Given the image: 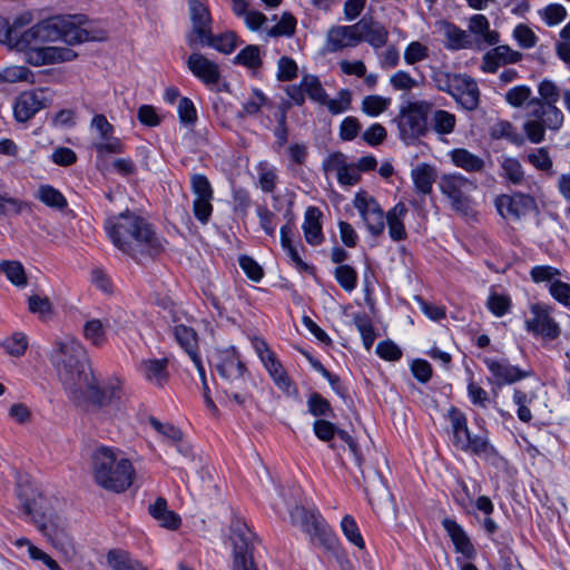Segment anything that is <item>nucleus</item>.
Wrapping results in <instances>:
<instances>
[{
  "label": "nucleus",
  "instance_id": "obj_1",
  "mask_svg": "<svg viewBox=\"0 0 570 570\" xmlns=\"http://www.w3.org/2000/svg\"><path fill=\"white\" fill-rule=\"evenodd\" d=\"M50 362L69 397L80 404L83 400L97 407H105L120 399L119 381L100 385L92 370L83 345L66 337L55 343Z\"/></svg>",
  "mask_w": 570,
  "mask_h": 570
},
{
  "label": "nucleus",
  "instance_id": "obj_2",
  "mask_svg": "<svg viewBox=\"0 0 570 570\" xmlns=\"http://www.w3.org/2000/svg\"><path fill=\"white\" fill-rule=\"evenodd\" d=\"M105 228L112 244L135 259L144 256L151 257L163 248L150 224L128 209L109 217Z\"/></svg>",
  "mask_w": 570,
  "mask_h": 570
},
{
  "label": "nucleus",
  "instance_id": "obj_3",
  "mask_svg": "<svg viewBox=\"0 0 570 570\" xmlns=\"http://www.w3.org/2000/svg\"><path fill=\"white\" fill-rule=\"evenodd\" d=\"M87 21L88 19L83 14L50 17L30 27L21 45L30 47L31 52H35L46 42L61 40L73 46L86 41L101 40L102 37L82 28Z\"/></svg>",
  "mask_w": 570,
  "mask_h": 570
},
{
  "label": "nucleus",
  "instance_id": "obj_4",
  "mask_svg": "<svg viewBox=\"0 0 570 570\" xmlns=\"http://www.w3.org/2000/svg\"><path fill=\"white\" fill-rule=\"evenodd\" d=\"M91 470L95 482L105 490L120 493L134 482L135 470L130 460L118 459L108 446L96 449L91 455Z\"/></svg>",
  "mask_w": 570,
  "mask_h": 570
},
{
  "label": "nucleus",
  "instance_id": "obj_5",
  "mask_svg": "<svg viewBox=\"0 0 570 570\" xmlns=\"http://www.w3.org/2000/svg\"><path fill=\"white\" fill-rule=\"evenodd\" d=\"M60 501L55 497L38 494L26 500L22 508L38 530L50 540L65 535L66 522L60 515Z\"/></svg>",
  "mask_w": 570,
  "mask_h": 570
},
{
  "label": "nucleus",
  "instance_id": "obj_6",
  "mask_svg": "<svg viewBox=\"0 0 570 570\" xmlns=\"http://www.w3.org/2000/svg\"><path fill=\"white\" fill-rule=\"evenodd\" d=\"M433 105L426 100L409 101L401 106L394 122L399 129L400 139L406 145H414L429 132L428 118Z\"/></svg>",
  "mask_w": 570,
  "mask_h": 570
},
{
  "label": "nucleus",
  "instance_id": "obj_7",
  "mask_svg": "<svg viewBox=\"0 0 570 570\" xmlns=\"http://www.w3.org/2000/svg\"><path fill=\"white\" fill-rule=\"evenodd\" d=\"M563 120V112L557 106L529 100L523 131L532 144H540L546 139V130L558 131Z\"/></svg>",
  "mask_w": 570,
  "mask_h": 570
},
{
  "label": "nucleus",
  "instance_id": "obj_8",
  "mask_svg": "<svg viewBox=\"0 0 570 570\" xmlns=\"http://www.w3.org/2000/svg\"><path fill=\"white\" fill-rule=\"evenodd\" d=\"M289 517L294 525H298L309 535L313 544H317L327 551L336 549L337 538L317 510H307L304 507L296 505L291 510Z\"/></svg>",
  "mask_w": 570,
  "mask_h": 570
},
{
  "label": "nucleus",
  "instance_id": "obj_9",
  "mask_svg": "<svg viewBox=\"0 0 570 570\" xmlns=\"http://www.w3.org/2000/svg\"><path fill=\"white\" fill-rule=\"evenodd\" d=\"M440 188L453 210L464 217L474 216L471 193L476 189V184L473 180L460 174H448L442 176Z\"/></svg>",
  "mask_w": 570,
  "mask_h": 570
},
{
  "label": "nucleus",
  "instance_id": "obj_10",
  "mask_svg": "<svg viewBox=\"0 0 570 570\" xmlns=\"http://www.w3.org/2000/svg\"><path fill=\"white\" fill-rule=\"evenodd\" d=\"M254 540L255 534L243 520L236 518L232 521L233 570H257L253 559Z\"/></svg>",
  "mask_w": 570,
  "mask_h": 570
},
{
  "label": "nucleus",
  "instance_id": "obj_11",
  "mask_svg": "<svg viewBox=\"0 0 570 570\" xmlns=\"http://www.w3.org/2000/svg\"><path fill=\"white\" fill-rule=\"evenodd\" d=\"M214 366L219 376L230 387L242 389L249 379V373L235 347L218 351L214 356Z\"/></svg>",
  "mask_w": 570,
  "mask_h": 570
},
{
  "label": "nucleus",
  "instance_id": "obj_12",
  "mask_svg": "<svg viewBox=\"0 0 570 570\" xmlns=\"http://www.w3.org/2000/svg\"><path fill=\"white\" fill-rule=\"evenodd\" d=\"M353 203L368 233L374 237L381 236L385 229L386 216L376 199L368 196L366 191H360L355 195Z\"/></svg>",
  "mask_w": 570,
  "mask_h": 570
},
{
  "label": "nucleus",
  "instance_id": "obj_13",
  "mask_svg": "<svg viewBox=\"0 0 570 570\" xmlns=\"http://www.w3.org/2000/svg\"><path fill=\"white\" fill-rule=\"evenodd\" d=\"M187 2L193 27L186 36V41L191 49H196L198 46H204V37L209 36L212 16L207 6L199 0H187Z\"/></svg>",
  "mask_w": 570,
  "mask_h": 570
},
{
  "label": "nucleus",
  "instance_id": "obj_14",
  "mask_svg": "<svg viewBox=\"0 0 570 570\" xmlns=\"http://www.w3.org/2000/svg\"><path fill=\"white\" fill-rule=\"evenodd\" d=\"M499 214L510 220H519L537 208L535 199L527 194L501 195L495 199Z\"/></svg>",
  "mask_w": 570,
  "mask_h": 570
},
{
  "label": "nucleus",
  "instance_id": "obj_15",
  "mask_svg": "<svg viewBox=\"0 0 570 570\" xmlns=\"http://www.w3.org/2000/svg\"><path fill=\"white\" fill-rule=\"evenodd\" d=\"M530 309L532 317L525 321L527 331L550 341L556 340L561 331L550 314V307L542 304H533Z\"/></svg>",
  "mask_w": 570,
  "mask_h": 570
},
{
  "label": "nucleus",
  "instance_id": "obj_16",
  "mask_svg": "<svg viewBox=\"0 0 570 570\" xmlns=\"http://www.w3.org/2000/svg\"><path fill=\"white\" fill-rule=\"evenodd\" d=\"M452 85L451 97L455 99L464 109L473 111L480 104V91L478 83L468 75L460 73L459 78Z\"/></svg>",
  "mask_w": 570,
  "mask_h": 570
},
{
  "label": "nucleus",
  "instance_id": "obj_17",
  "mask_svg": "<svg viewBox=\"0 0 570 570\" xmlns=\"http://www.w3.org/2000/svg\"><path fill=\"white\" fill-rule=\"evenodd\" d=\"M358 43H361V38L357 32V22L351 26H334L327 31L326 48L330 52L356 47Z\"/></svg>",
  "mask_w": 570,
  "mask_h": 570
},
{
  "label": "nucleus",
  "instance_id": "obj_18",
  "mask_svg": "<svg viewBox=\"0 0 570 570\" xmlns=\"http://www.w3.org/2000/svg\"><path fill=\"white\" fill-rule=\"evenodd\" d=\"M357 32L360 33L361 42L365 41L375 49L384 47L389 39V31L385 27L381 22L375 21L371 16H364L357 22Z\"/></svg>",
  "mask_w": 570,
  "mask_h": 570
},
{
  "label": "nucleus",
  "instance_id": "obj_19",
  "mask_svg": "<svg viewBox=\"0 0 570 570\" xmlns=\"http://www.w3.org/2000/svg\"><path fill=\"white\" fill-rule=\"evenodd\" d=\"M187 67L191 73L206 85H216L220 73L217 63L199 52H193L187 59Z\"/></svg>",
  "mask_w": 570,
  "mask_h": 570
},
{
  "label": "nucleus",
  "instance_id": "obj_20",
  "mask_svg": "<svg viewBox=\"0 0 570 570\" xmlns=\"http://www.w3.org/2000/svg\"><path fill=\"white\" fill-rule=\"evenodd\" d=\"M485 364L489 371L495 377L498 385L512 384L529 377L532 374L531 371H523L514 365H511L507 360L495 361L487 358Z\"/></svg>",
  "mask_w": 570,
  "mask_h": 570
},
{
  "label": "nucleus",
  "instance_id": "obj_21",
  "mask_svg": "<svg viewBox=\"0 0 570 570\" xmlns=\"http://www.w3.org/2000/svg\"><path fill=\"white\" fill-rule=\"evenodd\" d=\"M42 108H45V101L40 95L35 91H24L14 102L13 115L17 121L26 122Z\"/></svg>",
  "mask_w": 570,
  "mask_h": 570
},
{
  "label": "nucleus",
  "instance_id": "obj_22",
  "mask_svg": "<svg viewBox=\"0 0 570 570\" xmlns=\"http://www.w3.org/2000/svg\"><path fill=\"white\" fill-rule=\"evenodd\" d=\"M263 364L279 390L285 392L287 395L298 394L297 387L287 375L275 353H269L266 358H263Z\"/></svg>",
  "mask_w": 570,
  "mask_h": 570
},
{
  "label": "nucleus",
  "instance_id": "obj_23",
  "mask_svg": "<svg viewBox=\"0 0 570 570\" xmlns=\"http://www.w3.org/2000/svg\"><path fill=\"white\" fill-rule=\"evenodd\" d=\"M77 52L65 47H43L30 53L29 61L33 65H47L63 61H71Z\"/></svg>",
  "mask_w": 570,
  "mask_h": 570
},
{
  "label": "nucleus",
  "instance_id": "obj_24",
  "mask_svg": "<svg viewBox=\"0 0 570 570\" xmlns=\"http://www.w3.org/2000/svg\"><path fill=\"white\" fill-rule=\"evenodd\" d=\"M149 514L159 523L160 527L168 530H177L181 524L180 517L167 508L165 498L159 497L148 507Z\"/></svg>",
  "mask_w": 570,
  "mask_h": 570
},
{
  "label": "nucleus",
  "instance_id": "obj_25",
  "mask_svg": "<svg viewBox=\"0 0 570 570\" xmlns=\"http://www.w3.org/2000/svg\"><path fill=\"white\" fill-rule=\"evenodd\" d=\"M322 216V212L314 206L308 207L305 212L303 230L305 239L309 245L316 246L324 240L321 224Z\"/></svg>",
  "mask_w": 570,
  "mask_h": 570
},
{
  "label": "nucleus",
  "instance_id": "obj_26",
  "mask_svg": "<svg viewBox=\"0 0 570 570\" xmlns=\"http://www.w3.org/2000/svg\"><path fill=\"white\" fill-rule=\"evenodd\" d=\"M168 360H145L140 363V371L145 379L158 387H163L168 381Z\"/></svg>",
  "mask_w": 570,
  "mask_h": 570
},
{
  "label": "nucleus",
  "instance_id": "obj_27",
  "mask_svg": "<svg viewBox=\"0 0 570 570\" xmlns=\"http://www.w3.org/2000/svg\"><path fill=\"white\" fill-rule=\"evenodd\" d=\"M442 525L450 535L456 550L465 557L471 558L474 553V548L462 527L450 518L443 519Z\"/></svg>",
  "mask_w": 570,
  "mask_h": 570
},
{
  "label": "nucleus",
  "instance_id": "obj_28",
  "mask_svg": "<svg viewBox=\"0 0 570 570\" xmlns=\"http://www.w3.org/2000/svg\"><path fill=\"white\" fill-rule=\"evenodd\" d=\"M448 419L451 423L452 428V443L459 449L460 446H465L469 444L466 442V438L470 435V431L468 428V421L465 414L455 406L450 407L448 411Z\"/></svg>",
  "mask_w": 570,
  "mask_h": 570
},
{
  "label": "nucleus",
  "instance_id": "obj_29",
  "mask_svg": "<svg viewBox=\"0 0 570 570\" xmlns=\"http://www.w3.org/2000/svg\"><path fill=\"white\" fill-rule=\"evenodd\" d=\"M407 213V208L403 203H397L386 214V224L389 227V235L394 242L404 240L407 236L403 218Z\"/></svg>",
  "mask_w": 570,
  "mask_h": 570
},
{
  "label": "nucleus",
  "instance_id": "obj_30",
  "mask_svg": "<svg viewBox=\"0 0 570 570\" xmlns=\"http://www.w3.org/2000/svg\"><path fill=\"white\" fill-rule=\"evenodd\" d=\"M174 336L195 365L202 363V358L197 353V335L191 327L177 325L174 327Z\"/></svg>",
  "mask_w": 570,
  "mask_h": 570
},
{
  "label": "nucleus",
  "instance_id": "obj_31",
  "mask_svg": "<svg viewBox=\"0 0 570 570\" xmlns=\"http://www.w3.org/2000/svg\"><path fill=\"white\" fill-rule=\"evenodd\" d=\"M416 191L428 195L436 179L435 168L426 163L417 165L411 173Z\"/></svg>",
  "mask_w": 570,
  "mask_h": 570
},
{
  "label": "nucleus",
  "instance_id": "obj_32",
  "mask_svg": "<svg viewBox=\"0 0 570 570\" xmlns=\"http://www.w3.org/2000/svg\"><path fill=\"white\" fill-rule=\"evenodd\" d=\"M363 481L366 483L364 490L368 493L370 489L376 495L379 500H390L392 494L390 493L386 482L382 474L374 469L361 470Z\"/></svg>",
  "mask_w": 570,
  "mask_h": 570
},
{
  "label": "nucleus",
  "instance_id": "obj_33",
  "mask_svg": "<svg viewBox=\"0 0 570 570\" xmlns=\"http://www.w3.org/2000/svg\"><path fill=\"white\" fill-rule=\"evenodd\" d=\"M453 164L469 173H481L484 169V160L464 148H456L451 151Z\"/></svg>",
  "mask_w": 570,
  "mask_h": 570
},
{
  "label": "nucleus",
  "instance_id": "obj_34",
  "mask_svg": "<svg viewBox=\"0 0 570 570\" xmlns=\"http://www.w3.org/2000/svg\"><path fill=\"white\" fill-rule=\"evenodd\" d=\"M107 562L114 570H147L141 562L120 549L110 550L107 553Z\"/></svg>",
  "mask_w": 570,
  "mask_h": 570
},
{
  "label": "nucleus",
  "instance_id": "obj_35",
  "mask_svg": "<svg viewBox=\"0 0 570 570\" xmlns=\"http://www.w3.org/2000/svg\"><path fill=\"white\" fill-rule=\"evenodd\" d=\"M32 22V14L30 12H23L13 18L12 22H10V35H11V48H14L19 51H23L30 49V47H22L21 42L24 38V35L28 32V29H24Z\"/></svg>",
  "mask_w": 570,
  "mask_h": 570
},
{
  "label": "nucleus",
  "instance_id": "obj_36",
  "mask_svg": "<svg viewBox=\"0 0 570 570\" xmlns=\"http://www.w3.org/2000/svg\"><path fill=\"white\" fill-rule=\"evenodd\" d=\"M36 197L48 207L62 210L68 206L66 197L50 185H41Z\"/></svg>",
  "mask_w": 570,
  "mask_h": 570
},
{
  "label": "nucleus",
  "instance_id": "obj_37",
  "mask_svg": "<svg viewBox=\"0 0 570 570\" xmlns=\"http://www.w3.org/2000/svg\"><path fill=\"white\" fill-rule=\"evenodd\" d=\"M28 202L11 197L9 194H0V219L3 217L18 216L24 210H30Z\"/></svg>",
  "mask_w": 570,
  "mask_h": 570
},
{
  "label": "nucleus",
  "instance_id": "obj_38",
  "mask_svg": "<svg viewBox=\"0 0 570 570\" xmlns=\"http://www.w3.org/2000/svg\"><path fill=\"white\" fill-rule=\"evenodd\" d=\"M204 46H209L223 53H230L236 48V35L234 32H225L214 36L212 30L208 37H204Z\"/></svg>",
  "mask_w": 570,
  "mask_h": 570
},
{
  "label": "nucleus",
  "instance_id": "obj_39",
  "mask_svg": "<svg viewBox=\"0 0 570 570\" xmlns=\"http://www.w3.org/2000/svg\"><path fill=\"white\" fill-rule=\"evenodd\" d=\"M445 36L448 38V48L451 50H460L472 46V41L466 31L458 28L453 23H446Z\"/></svg>",
  "mask_w": 570,
  "mask_h": 570
},
{
  "label": "nucleus",
  "instance_id": "obj_40",
  "mask_svg": "<svg viewBox=\"0 0 570 570\" xmlns=\"http://www.w3.org/2000/svg\"><path fill=\"white\" fill-rule=\"evenodd\" d=\"M455 122V116L446 110L439 109L432 115V128L438 134H451L454 130Z\"/></svg>",
  "mask_w": 570,
  "mask_h": 570
},
{
  "label": "nucleus",
  "instance_id": "obj_41",
  "mask_svg": "<svg viewBox=\"0 0 570 570\" xmlns=\"http://www.w3.org/2000/svg\"><path fill=\"white\" fill-rule=\"evenodd\" d=\"M302 87L304 88L309 99H312L313 101L318 102L321 105L324 104V101H326L327 94L316 76H304L302 79Z\"/></svg>",
  "mask_w": 570,
  "mask_h": 570
},
{
  "label": "nucleus",
  "instance_id": "obj_42",
  "mask_svg": "<svg viewBox=\"0 0 570 570\" xmlns=\"http://www.w3.org/2000/svg\"><path fill=\"white\" fill-rule=\"evenodd\" d=\"M538 92L539 97H533L531 99L532 101H540L541 104L546 102L554 106L559 101L561 96L559 87L552 80L549 79H543L539 83Z\"/></svg>",
  "mask_w": 570,
  "mask_h": 570
},
{
  "label": "nucleus",
  "instance_id": "obj_43",
  "mask_svg": "<svg viewBox=\"0 0 570 570\" xmlns=\"http://www.w3.org/2000/svg\"><path fill=\"white\" fill-rule=\"evenodd\" d=\"M527 160L538 170L544 171L548 175H554L553 161L547 148H538L528 154Z\"/></svg>",
  "mask_w": 570,
  "mask_h": 570
},
{
  "label": "nucleus",
  "instance_id": "obj_44",
  "mask_svg": "<svg viewBox=\"0 0 570 570\" xmlns=\"http://www.w3.org/2000/svg\"><path fill=\"white\" fill-rule=\"evenodd\" d=\"M353 322L362 336L365 348L370 350L376 338L371 318L366 314H356Z\"/></svg>",
  "mask_w": 570,
  "mask_h": 570
},
{
  "label": "nucleus",
  "instance_id": "obj_45",
  "mask_svg": "<svg viewBox=\"0 0 570 570\" xmlns=\"http://www.w3.org/2000/svg\"><path fill=\"white\" fill-rule=\"evenodd\" d=\"M190 188L195 199H213L214 190L208 178L203 174H194L190 177Z\"/></svg>",
  "mask_w": 570,
  "mask_h": 570
},
{
  "label": "nucleus",
  "instance_id": "obj_46",
  "mask_svg": "<svg viewBox=\"0 0 570 570\" xmlns=\"http://www.w3.org/2000/svg\"><path fill=\"white\" fill-rule=\"evenodd\" d=\"M307 407L308 412L316 417L334 416L331 403L317 392L309 394Z\"/></svg>",
  "mask_w": 570,
  "mask_h": 570
},
{
  "label": "nucleus",
  "instance_id": "obj_47",
  "mask_svg": "<svg viewBox=\"0 0 570 570\" xmlns=\"http://www.w3.org/2000/svg\"><path fill=\"white\" fill-rule=\"evenodd\" d=\"M92 148L96 150L97 156L104 158L109 154H121L125 150V145L121 140L114 135L110 138H102L92 142Z\"/></svg>",
  "mask_w": 570,
  "mask_h": 570
},
{
  "label": "nucleus",
  "instance_id": "obj_48",
  "mask_svg": "<svg viewBox=\"0 0 570 570\" xmlns=\"http://www.w3.org/2000/svg\"><path fill=\"white\" fill-rule=\"evenodd\" d=\"M0 269L12 284L17 286H24L27 284L24 268L21 263L17 261H3L0 264Z\"/></svg>",
  "mask_w": 570,
  "mask_h": 570
},
{
  "label": "nucleus",
  "instance_id": "obj_49",
  "mask_svg": "<svg viewBox=\"0 0 570 570\" xmlns=\"http://www.w3.org/2000/svg\"><path fill=\"white\" fill-rule=\"evenodd\" d=\"M1 346L12 356H21L28 348L27 336L21 332H16L1 342Z\"/></svg>",
  "mask_w": 570,
  "mask_h": 570
},
{
  "label": "nucleus",
  "instance_id": "obj_50",
  "mask_svg": "<svg viewBox=\"0 0 570 570\" xmlns=\"http://www.w3.org/2000/svg\"><path fill=\"white\" fill-rule=\"evenodd\" d=\"M83 336L95 346H101L106 342L105 325L100 320H90L83 325Z\"/></svg>",
  "mask_w": 570,
  "mask_h": 570
},
{
  "label": "nucleus",
  "instance_id": "obj_51",
  "mask_svg": "<svg viewBox=\"0 0 570 570\" xmlns=\"http://www.w3.org/2000/svg\"><path fill=\"white\" fill-rule=\"evenodd\" d=\"M335 279L346 292H352L357 285V273L350 265H340L334 272Z\"/></svg>",
  "mask_w": 570,
  "mask_h": 570
},
{
  "label": "nucleus",
  "instance_id": "obj_52",
  "mask_svg": "<svg viewBox=\"0 0 570 570\" xmlns=\"http://www.w3.org/2000/svg\"><path fill=\"white\" fill-rule=\"evenodd\" d=\"M235 63L243 65L247 68L256 69L261 67L262 59L259 56V48L255 45H248L242 49L234 59Z\"/></svg>",
  "mask_w": 570,
  "mask_h": 570
},
{
  "label": "nucleus",
  "instance_id": "obj_53",
  "mask_svg": "<svg viewBox=\"0 0 570 570\" xmlns=\"http://www.w3.org/2000/svg\"><path fill=\"white\" fill-rule=\"evenodd\" d=\"M390 102V98L376 95L366 96L362 101V111L368 116L376 117L389 108Z\"/></svg>",
  "mask_w": 570,
  "mask_h": 570
},
{
  "label": "nucleus",
  "instance_id": "obj_54",
  "mask_svg": "<svg viewBox=\"0 0 570 570\" xmlns=\"http://www.w3.org/2000/svg\"><path fill=\"white\" fill-rule=\"evenodd\" d=\"M466 442L469 444L465 446H460L459 450L470 451L475 455H490L495 453L494 448L489 443L488 439L483 436H472L470 434L469 438H466Z\"/></svg>",
  "mask_w": 570,
  "mask_h": 570
},
{
  "label": "nucleus",
  "instance_id": "obj_55",
  "mask_svg": "<svg viewBox=\"0 0 570 570\" xmlns=\"http://www.w3.org/2000/svg\"><path fill=\"white\" fill-rule=\"evenodd\" d=\"M501 168L503 176L514 185H520L524 179V171L521 163L515 158H505Z\"/></svg>",
  "mask_w": 570,
  "mask_h": 570
},
{
  "label": "nucleus",
  "instance_id": "obj_56",
  "mask_svg": "<svg viewBox=\"0 0 570 570\" xmlns=\"http://www.w3.org/2000/svg\"><path fill=\"white\" fill-rule=\"evenodd\" d=\"M341 527L351 543L360 549L365 548V542L353 517L345 515L341 522Z\"/></svg>",
  "mask_w": 570,
  "mask_h": 570
},
{
  "label": "nucleus",
  "instance_id": "obj_57",
  "mask_svg": "<svg viewBox=\"0 0 570 570\" xmlns=\"http://www.w3.org/2000/svg\"><path fill=\"white\" fill-rule=\"evenodd\" d=\"M531 89L525 85L515 86L505 94V101L514 108H521L531 98Z\"/></svg>",
  "mask_w": 570,
  "mask_h": 570
},
{
  "label": "nucleus",
  "instance_id": "obj_58",
  "mask_svg": "<svg viewBox=\"0 0 570 570\" xmlns=\"http://www.w3.org/2000/svg\"><path fill=\"white\" fill-rule=\"evenodd\" d=\"M296 29V19L288 12L283 13L281 20L268 30L269 37L292 36Z\"/></svg>",
  "mask_w": 570,
  "mask_h": 570
},
{
  "label": "nucleus",
  "instance_id": "obj_59",
  "mask_svg": "<svg viewBox=\"0 0 570 570\" xmlns=\"http://www.w3.org/2000/svg\"><path fill=\"white\" fill-rule=\"evenodd\" d=\"M459 76L460 73H452L442 69H434L431 78L438 90L450 95L452 91V85L455 83L454 80H456Z\"/></svg>",
  "mask_w": 570,
  "mask_h": 570
},
{
  "label": "nucleus",
  "instance_id": "obj_60",
  "mask_svg": "<svg viewBox=\"0 0 570 570\" xmlns=\"http://www.w3.org/2000/svg\"><path fill=\"white\" fill-rule=\"evenodd\" d=\"M487 306L491 313L501 317L509 312L511 307V299L509 296L492 293L488 298Z\"/></svg>",
  "mask_w": 570,
  "mask_h": 570
},
{
  "label": "nucleus",
  "instance_id": "obj_61",
  "mask_svg": "<svg viewBox=\"0 0 570 570\" xmlns=\"http://www.w3.org/2000/svg\"><path fill=\"white\" fill-rule=\"evenodd\" d=\"M327 107L328 111L333 115L341 114L350 108L351 105V92L347 89H342L338 92L337 99H328L323 104Z\"/></svg>",
  "mask_w": 570,
  "mask_h": 570
},
{
  "label": "nucleus",
  "instance_id": "obj_62",
  "mask_svg": "<svg viewBox=\"0 0 570 570\" xmlns=\"http://www.w3.org/2000/svg\"><path fill=\"white\" fill-rule=\"evenodd\" d=\"M429 49L426 46L419 41L411 42L404 51V60L407 65H414L419 61L426 59Z\"/></svg>",
  "mask_w": 570,
  "mask_h": 570
},
{
  "label": "nucleus",
  "instance_id": "obj_63",
  "mask_svg": "<svg viewBox=\"0 0 570 570\" xmlns=\"http://www.w3.org/2000/svg\"><path fill=\"white\" fill-rule=\"evenodd\" d=\"M549 292L557 302L570 307V284L554 279L550 283Z\"/></svg>",
  "mask_w": 570,
  "mask_h": 570
},
{
  "label": "nucleus",
  "instance_id": "obj_64",
  "mask_svg": "<svg viewBox=\"0 0 570 570\" xmlns=\"http://www.w3.org/2000/svg\"><path fill=\"white\" fill-rule=\"evenodd\" d=\"M239 266L245 272L247 277L254 282H259L264 276L263 268L250 256L242 255L239 257Z\"/></svg>",
  "mask_w": 570,
  "mask_h": 570
}]
</instances>
